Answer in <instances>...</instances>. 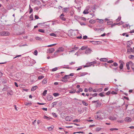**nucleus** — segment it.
<instances>
[{"label":"nucleus","mask_w":134,"mask_h":134,"mask_svg":"<svg viewBox=\"0 0 134 134\" xmlns=\"http://www.w3.org/2000/svg\"><path fill=\"white\" fill-rule=\"evenodd\" d=\"M96 114H98L97 115L95 116V118L96 119L101 120L105 118L104 114L102 113L101 111H98L97 112Z\"/></svg>","instance_id":"nucleus-1"},{"label":"nucleus","mask_w":134,"mask_h":134,"mask_svg":"<svg viewBox=\"0 0 134 134\" xmlns=\"http://www.w3.org/2000/svg\"><path fill=\"white\" fill-rule=\"evenodd\" d=\"M10 34L9 33L8 31H3L0 32V36H8Z\"/></svg>","instance_id":"nucleus-2"},{"label":"nucleus","mask_w":134,"mask_h":134,"mask_svg":"<svg viewBox=\"0 0 134 134\" xmlns=\"http://www.w3.org/2000/svg\"><path fill=\"white\" fill-rule=\"evenodd\" d=\"M31 2L35 4L38 5L40 3V2L38 0H31Z\"/></svg>","instance_id":"nucleus-3"},{"label":"nucleus","mask_w":134,"mask_h":134,"mask_svg":"<svg viewBox=\"0 0 134 134\" xmlns=\"http://www.w3.org/2000/svg\"><path fill=\"white\" fill-rule=\"evenodd\" d=\"M105 21H107V22L108 25H111L113 23V22L111 21V20L108 19H105Z\"/></svg>","instance_id":"nucleus-4"},{"label":"nucleus","mask_w":134,"mask_h":134,"mask_svg":"<svg viewBox=\"0 0 134 134\" xmlns=\"http://www.w3.org/2000/svg\"><path fill=\"white\" fill-rule=\"evenodd\" d=\"M119 63L120 64L119 66V68L120 70H121L122 69L123 67V63L124 62L120 60L119 61Z\"/></svg>","instance_id":"nucleus-5"},{"label":"nucleus","mask_w":134,"mask_h":134,"mask_svg":"<svg viewBox=\"0 0 134 134\" xmlns=\"http://www.w3.org/2000/svg\"><path fill=\"white\" fill-rule=\"evenodd\" d=\"M69 75H65L63 77L62 81L64 82H66L67 81V76H69Z\"/></svg>","instance_id":"nucleus-6"},{"label":"nucleus","mask_w":134,"mask_h":134,"mask_svg":"<svg viewBox=\"0 0 134 134\" xmlns=\"http://www.w3.org/2000/svg\"><path fill=\"white\" fill-rule=\"evenodd\" d=\"M91 52H92V50L90 48H88L85 51V53L86 54H90Z\"/></svg>","instance_id":"nucleus-7"},{"label":"nucleus","mask_w":134,"mask_h":134,"mask_svg":"<svg viewBox=\"0 0 134 134\" xmlns=\"http://www.w3.org/2000/svg\"><path fill=\"white\" fill-rule=\"evenodd\" d=\"M55 50L53 48H51L48 49L47 51V52L48 53H51L53 52Z\"/></svg>","instance_id":"nucleus-8"},{"label":"nucleus","mask_w":134,"mask_h":134,"mask_svg":"<svg viewBox=\"0 0 134 134\" xmlns=\"http://www.w3.org/2000/svg\"><path fill=\"white\" fill-rule=\"evenodd\" d=\"M90 42H91L92 43L94 44H98L101 43V42L99 41H90Z\"/></svg>","instance_id":"nucleus-9"},{"label":"nucleus","mask_w":134,"mask_h":134,"mask_svg":"<svg viewBox=\"0 0 134 134\" xmlns=\"http://www.w3.org/2000/svg\"><path fill=\"white\" fill-rule=\"evenodd\" d=\"M65 119L67 121H70L72 120V118L70 116H67L65 117Z\"/></svg>","instance_id":"nucleus-10"},{"label":"nucleus","mask_w":134,"mask_h":134,"mask_svg":"<svg viewBox=\"0 0 134 134\" xmlns=\"http://www.w3.org/2000/svg\"><path fill=\"white\" fill-rule=\"evenodd\" d=\"M47 99L48 101H50L53 99V98L51 95H48L47 96Z\"/></svg>","instance_id":"nucleus-11"},{"label":"nucleus","mask_w":134,"mask_h":134,"mask_svg":"<svg viewBox=\"0 0 134 134\" xmlns=\"http://www.w3.org/2000/svg\"><path fill=\"white\" fill-rule=\"evenodd\" d=\"M125 121L129 122L131 121L132 119L129 117H127L125 118Z\"/></svg>","instance_id":"nucleus-12"},{"label":"nucleus","mask_w":134,"mask_h":134,"mask_svg":"<svg viewBox=\"0 0 134 134\" xmlns=\"http://www.w3.org/2000/svg\"><path fill=\"white\" fill-rule=\"evenodd\" d=\"M64 48L62 47H59L58 49L57 50V52H63L64 51Z\"/></svg>","instance_id":"nucleus-13"},{"label":"nucleus","mask_w":134,"mask_h":134,"mask_svg":"<svg viewBox=\"0 0 134 134\" xmlns=\"http://www.w3.org/2000/svg\"><path fill=\"white\" fill-rule=\"evenodd\" d=\"M88 74L87 72H82L81 73L79 74V77H81L86 75Z\"/></svg>","instance_id":"nucleus-14"},{"label":"nucleus","mask_w":134,"mask_h":134,"mask_svg":"<svg viewBox=\"0 0 134 134\" xmlns=\"http://www.w3.org/2000/svg\"><path fill=\"white\" fill-rule=\"evenodd\" d=\"M100 60L101 61H102L104 62H106L108 61V59L106 58H101L100 59Z\"/></svg>","instance_id":"nucleus-15"},{"label":"nucleus","mask_w":134,"mask_h":134,"mask_svg":"<svg viewBox=\"0 0 134 134\" xmlns=\"http://www.w3.org/2000/svg\"><path fill=\"white\" fill-rule=\"evenodd\" d=\"M45 70V69L43 68H41L38 70V71L42 72H44Z\"/></svg>","instance_id":"nucleus-16"},{"label":"nucleus","mask_w":134,"mask_h":134,"mask_svg":"<svg viewBox=\"0 0 134 134\" xmlns=\"http://www.w3.org/2000/svg\"><path fill=\"white\" fill-rule=\"evenodd\" d=\"M64 15L63 14H62L60 16V18L63 21H65L66 19L64 17Z\"/></svg>","instance_id":"nucleus-17"},{"label":"nucleus","mask_w":134,"mask_h":134,"mask_svg":"<svg viewBox=\"0 0 134 134\" xmlns=\"http://www.w3.org/2000/svg\"><path fill=\"white\" fill-rule=\"evenodd\" d=\"M76 92L75 90H74V89H72L71 90H70L69 93H75Z\"/></svg>","instance_id":"nucleus-18"},{"label":"nucleus","mask_w":134,"mask_h":134,"mask_svg":"<svg viewBox=\"0 0 134 134\" xmlns=\"http://www.w3.org/2000/svg\"><path fill=\"white\" fill-rule=\"evenodd\" d=\"M129 66H130V62H127L126 63V66L127 69L128 70H129L130 69Z\"/></svg>","instance_id":"nucleus-19"},{"label":"nucleus","mask_w":134,"mask_h":134,"mask_svg":"<svg viewBox=\"0 0 134 134\" xmlns=\"http://www.w3.org/2000/svg\"><path fill=\"white\" fill-rule=\"evenodd\" d=\"M97 105H96V107H100L101 105V103L99 102V100H98L97 103Z\"/></svg>","instance_id":"nucleus-20"},{"label":"nucleus","mask_w":134,"mask_h":134,"mask_svg":"<svg viewBox=\"0 0 134 134\" xmlns=\"http://www.w3.org/2000/svg\"><path fill=\"white\" fill-rule=\"evenodd\" d=\"M134 52V51L133 49H132V48H130V49H128L127 50V52Z\"/></svg>","instance_id":"nucleus-21"},{"label":"nucleus","mask_w":134,"mask_h":134,"mask_svg":"<svg viewBox=\"0 0 134 134\" xmlns=\"http://www.w3.org/2000/svg\"><path fill=\"white\" fill-rule=\"evenodd\" d=\"M37 88V86H34L32 87L31 89V91H35Z\"/></svg>","instance_id":"nucleus-22"},{"label":"nucleus","mask_w":134,"mask_h":134,"mask_svg":"<svg viewBox=\"0 0 134 134\" xmlns=\"http://www.w3.org/2000/svg\"><path fill=\"white\" fill-rule=\"evenodd\" d=\"M109 119L112 120H116V117L110 116L109 117Z\"/></svg>","instance_id":"nucleus-23"},{"label":"nucleus","mask_w":134,"mask_h":134,"mask_svg":"<svg viewBox=\"0 0 134 134\" xmlns=\"http://www.w3.org/2000/svg\"><path fill=\"white\" fill-rule=\"evenodd\" d=\"M29 9L30 10L29 13L31 14L33 10V9L31 8L30 5L29 6Z\"/></svg>","instance_id":"nucleus-24"},{"label":"nucleus","mask_w":134,"mask_h":134,"mask_svg":"<svg viewBox=\"0 0 134 134\" xmlns=\"http://www.w3.org/2000/svg\"><path fill=\"white\" fill-rule=\"evenodd\" d=\"M95 22H96L95 20H93V19L91 20H90L89 21V22L90 23L92 24L94 23H95Z\"/></svg>","instance_id":"nucleus-25"},{"label":"nucleus","mask_w":134,"mask_h":134,"mask_svg":"<svg viewBox=\"0 0 134 134\" xmlns=\"http://www.w3.org/2000/svg\"><path fill=\"white\" fill-rule=\"evenodd\" d=\"M82 103L85 106H87L88 105V104L85 102L83 100H82Z\"/></svg>","instance_id":"nucleus-26"},{"label":"nucleus","mask_w":134,"mask_h":134,"mask_svg":"<svg viewBox=\"0 0 134 134\" xmlns=\"http://www.w3.org/2000/svg\"><path fill=\"white\" fill-rule=\"evenodd\" d=\"M54 128V126H51L48 128V129L49 131H51Z\"/></svg>","instance_id":"nucleus-27"},{"label":"nucleus","mask_w":134,"mask_h":134,"mask_svg":"<svg viewBox=\"0 0 134 134\" xmlns=\"http://www.w3.org/2000/svg\"><path fill=\"white\" fill-rule=\"evenodd\" d=\"M53 95L54 96L56 97L59 96V94L58 93H54L53 94Z\"/></svg>","instance_id":"nucleus-28"},{"label":"nucleus","mask_w":134,"mask_h":134,"mask_svg":"<svg viewBox=\"0 0 134 134\" xmlns=\"http://www.w3.org/2000/svg\"><path fill=\"white\" fill-rule=\"evenodd\" d=\"M38 31L44 33L45 31L43 29H40L38 30Z\"/></svg>","instance_id":"nucleus-29"},{"label":"nucleus","mask_w":134,"mask_h":134,"mask_svg":"<svg viewBox=\"0 0 134 134\" xmlns=\"http://www.w3.org/2000/svg\"><path fill=\"white\" fill-rule=\"evenodd\" d=\"M44 77V76L43 75H40L38 76V79L39 80H41Z\"/></svg>","instance_id":"nucleus-30"},{"label":"nucleus","mask_w":134,"mask_h":134,"mask_svg":"<svg viewBox=\"0 0 134 134\" xmlns=\"http://www.w3.org/2000/svg\"><path fill=\"white\" fill-rule=\"evenodd\" d=\"M79 48V47H76V46H74V47L72 48V50H77Z\"/></svg>","instance_id":"nucleus-31"},{"label":"nucleus","mask_w":134,"mask_h":134,"mask_svg":"<svg viewBox=\"0 0 134 134\" xmlns=\"http://www.w3.org/2000/svg\"><path fill=\"white\" fill-rule=\"evenodd\" d=\"M47 90H45L43 91V95L44 96H46V94H47Z\"/></svg>","instance_id":"nucleus-32"},{"label":"nucleus","mask_w":134,"mask_h":134,"mask_svg":"<svg viewBox=\"0 0 134 134\" xmlns=\"http://www.w3.org/2000/svg\"><path fill=\"white\" fill-rule=\"evenodd\" d=\"M35 39L37 40L41 41L42 40V38L39 37H36Z\"/></svg>","instance_id":"nucleus-33"},{"label":"nucleus","mask_w":134,"mask_h":134,"mask_svg":"<svg viewBox=\"0 0 134 134\" xmlns=\"http://www.w3.org/2000/svg\"><path fill=\"white\" fill-rule=\"evenodd\" d=\"M50 35L51 36H54L56 37L57 36V35L54 33H52L50 34Z\"/></svg>","instance_id":"nucleus-34"},{"label":"nucleus","mask_w":134,"mask_h":134,"mask_svg":"<svg viewBox=\"0 0 134 134\" xmlns=\"http://www.w3.org/2000/svg\"><path fill=\"white\" fill-rule=\"evenodd\" d=\"M118 65V64L116 62H114L113 63V64H112V66H117Z\"/></svg>","instance_id":"nucleus-35"},{"label":"nucleus","mask_w":134,"mask_h":134,"mask_svg":"<svg viewBox=\"0 0 134 134\" xmlns=\"http://www.w3.org/2000/svg\"><path fill=\"white\" fill-rule=\"evenodd\" d=\"M121 19V17L120 16H119L117 19L116 20V21L117 22L120 20Z\"/></svg>","instance_id":"nucleus-36"},{"label":"nucleus","mask_w":134,"mask_h":134,"mask_svg":"<svg viewBox=\"0 0 134 134\" xmlns=\"http://www.w3.org/2000/svg\"><path fill=\"white\" fill-rule=\"evenodd\" d=\"M80 121V120L76 119L73 120V122H79Z\"/></svg>","instance_id":"nucleus-37"},{"label":"nucleus","mask_w":134,"mask_h":134,"mask_svg":"<svg viewBox=\"0 0 134 134\" xmlns=\"http://www.w3.org/2000/svg\"><path fill=\"white\" fill-rule=\"evenodd\" d=\"M58 68L55 67L54 68H53L52 69V71H56L58 70Z\"/></svg>","instance_id":"nucleus-38"},{"label":"nucleus","mask_w":134,"mask_h":134,"mask_svg":"<svg viewBox=\"0 0 134 134\" xmlns=\"http://www.w3.org/2000/svg\"><path fill=\"white\" fill-rule=\"evenodd\" d=\"M129 58L130 59H134V56L132 55H129Z\"/></svg>","instance_id":"nucleus-39"},{"label":"nucleus","mask_w":134,"mask_h":134,"mask_svg":"<svg viewBox=\"0 0 134 134\" xmlns=\"http://www.w3.org/2000/svg\"><path fill=\"white\" fill-rule=\"evenodd\" d=\"M57 23H58V22L57 21H55L53 22L52 23V25H55Z\"/></svg>","instance_id":"nucleus-40"},{"label":"nucleus","mask_w":134,"mask_h":134,"mask_svg":"<svg viewBox=\"0 0 134 134\" xmlns=\"http://www.w3.org/2000/svg\"><path fill=\"white\" fill-rule=\"evenodd\" d=\"M89 12L88 11L85 10L83 12V13L84 14H86L88 13Z\"/></svg>","instance_id":"nucleus-41"},{"label":"nucleus","mask_w":134,"mask_h":134,"mask_svg":"<svg viewBox=\"0 0 134 134\" xmlns=\"http://www.w3.org/2000/svg\"><path fill=\"white\" fill-rule=\"evenodd\" d=\"M47 82V80L46 79H44L42 81V83H46Z\"/></svg>","instance_id":"nucleus-42"},{"label":"nucleus","mask_w":134,"mask_h":134,"mask_svg":"<svg viewBox=\"0 0 134 134\" xmlns=\"http://www.w3.org/2000/svg\"><path fill=\"white\" fill-rule=\"evenodd\" d=\"M8 94L12 95L13 94V92L12 90L9 91L7 93Z\"/></svg>","instance_id":"nucleus-43"},{"label":"nucleus","mask_w":134,"mask_h":134,"mask_svg":"<svg viewBox=\"0 0 134 134\" xmlns=\"http://www.w3.org/2000/svg\"><path fill=\"white\" fill-rule=\"evenodd\" d=\"M38 51L37 50H35L34 52V54L35 55H37L38 54Z\"/></svg>","instance_id":"nucleus-44"},{"label":"nucleus","mask_w":134,"mask_h":134,"mask_svg":"<svg viewBox=\"0 0 134 134\" xmlns=\"http://www.w3.org/2000/svg\"><path fill=\"white\" fill-rule=\"evenodd\" d=\"M103 93H100L98 94V95L101 97H104L105 95L103 94Z\"/></svg>","instance_id":"nucleus-45"},{"label":"nucleus","mask_w":134,"mask_h":134,"mask_svg":"<svg viewBox=\"0 0 134 134\" xmlns=\"http://www.w3.org/2000/svg\"><path fill=\"white\" fill-rule=\"evenodd\" d=\"M32 103H31L30 102H26L25 103V105H26L28 106V105H31Z\"/></svg>","instance_id":"nucleus-46"},{"label":"nucleus","mask_w":134,"mask_h":134,"mask_svg":"<svg viewBox=\"0 0 134 134\" xmlns=\"http://www.w3.org/2000/svg\"><path fill=\"white\" fill-rule=\"evenodd\" d=\"M86 48H87L86 47H85L83 46H82L81 48L79 49V50H80V49H81L82 50H84L86 49Z\"/></svg>","instance_id":"nucleus-47"},{"label":"nucleus","mask_w":134,"mask_h":134,"mask_svg":"<svg viewBox=\"0 0 134 134\" xmlns=\"http://www.w3.org/2000/svg\"><path fill=\"white\" fill-rule=\"evenodd\" d=\"M118 129L116 128H112L110 129V130L111 131H113L114 130H118Z\"/></svg>","instance_id":"nucleus-48"},{"label":"nucleus","mask_w":134,"mask_h":134,"mask_svg":"<svg viewBox=\"0 0 134 134\" xmlns=\"http://www.w3.org/2000/svg\"><path fill=\"white\" fill-rule=\"evenodd\" d=\"M58 102H54L52 104V107H54L55 105H56Z\"/></svg>","instance_id":"nucleus-49"},{"label":"nucleus","mask_w":134,"mask_h":134,"mask_svg":"<svg viewBox=\"0 0 134 134\" xmlns=\"http://www.w3.org/2000/svg\"><path fill=\"white\" fill-rule=\"evenodd\" d=\"M58 52H57V51L55 52V53L54 54V57H56L58 56V55L57 54V53Z\"/></svg>","instance_id":"nucleus-50"},{"label":"nucleus","mask_w":134,"mask_h":134,"mask_svg":"<svg viewBox=\"0 0 134 134\" xmlns=\"http://www.w3.org/2000/svg\"><path fill=\"white\" fill-rule=\"evenodd\" d=\"M101 129V128L99 127H97L96 128V131H99Z\"/></svg>","instance_id":"nucleus-51"},{"label":"nucleus","mask_w":134,"mask_h":134,"mask_svg":"<svg viewBox=\"0 0 134 134\" xmlns=\"http://www.w3.org/2000/svg\"><path fill=\"white\" fill-rule=\"evenodd\" d=\"M30 18L31 19V20H33L34 19V18L33 17V14H31V15L30 16H29Z\"/></svg>","instance_id":"nucleus-52"},{"label":"nucleus","mask_w":134,"mask_h":134,"mask_svg":"<svg viewBox=\"0 0 134 134\" xmlns=\"http://www.w3.org/2000/svg\"><path fill=\"white\" fill-rule=\"evenodd\" d=\"M52 115L55 117H57V115L56 114L54 113H52Z\"/></svg>","instance_id":"nucleus-53"},{"label":"nucleus","mask_w":134,"mask_h":134,"mask_svg":"<svg viewBox=\"0 0 134 134\" xmlns=\"http://www.w3.org/2000/svg\"><path fill=\"white\" fill-rule=\"evenodd\" d=\"M123 23H124L122 21H121L119 23H118V25H122V24H123Z\"/></svg>","instance_id":"nucleus-54"},{"label":"nucleus","mask_w":134,"mask_h":134,"mask_svg":"<svg viewBox=\"0 0 134 134\" xmlns=\"http://www.w3.org/2000/svg\"><path fill=\"white\" fill-rule=\"evenodd\" d=\"M128 26L130 27V26L129 25V24L125 25L123 26V27L124 28H126V27H127Z\"/></svg>","instance_id":"nucleus-55"},{"label":"nucleus","mask_w":134,"mask_h":134,"mask_svg":"<svg viewBox=\"0 0 134 134\" xmlns=\"http://www.w3.org/2000/svg\"><path fill=\"white\" fill-rule=\"evenodd\" d=\"M94 30L95 31H99L101 29H97L96 27H94L93 28Z\"/></svg>","instance_id":"nucleus-56"},{"label":"nucleus","mask_w":134,"mask_h":134,"mask_svg":"<svg viewBox=\"0 0 134 134\" xmlns=\"http://www.w3.org/2000/svg\"><path fill=\"white\" fill-rule=\"evenodd\" d=\"M97 93H94L93 94H92L91 95V96H92L93 97H95L97 95Z\"/></svg>","instance_id":"nucleus-57"},{"label":"nucleus","mask_w":134,"mask_h":134,"mask_svg":"<svg viewBox=\"0 0 134 134\" xmlns=\"http://www.w3.org/2000/svg\"><path fill=\"white\" fill-rule=\"evenodd\" d=\"M74 31L72 30H70V32L71 33V35H73V33H74Z\"/></svg>","instance_id":"nucleus-58"},{"label":"nucleus","mask_w":134,"mask_h":134,"mask_svg":"<svg viewBox=\"0 0 134 134\" xmlns=\"http://www.w3.org/2000/svg\"><path fill=\"white\" fill-rule=\"evenodd\" d=\"M62 101H59L58 104L60 106H61L62 105Z\"/></svg>","instance_id":"nucleus-59"},{"label":"nucleus","mask_w":134,"mask_h":134,"mask_svg":"<svg viewBox=\"0 0 134 134\" xmlns=\"http://www.w3.org/2000/svg\"><path fill=\"white\" fill-rule=\"evenodd\" d=\"M87 36L85 35L83 36V39L84 40H86L87 39Z\"/></svg>","instance_id":"nucleus-60"},{"label":"nucleus","mask_w":134,"mask_h":134,"mask_svg":"<svg viewBox=\"0 0 134 134\" xmlns=\"http://www.w3.org/2000/svg\"><path fill=\"white\" fill-rule=\"evenodd\" d=\"M131 45V44H129V43H128V44H127V47L128 48H130Z\"/></svg>","instance_id":"nucleus-61"},{"label":"nucleus","mask_w":134,"mask_h":134,"mask_svg":"<svg viewBox=\"0 0 134 134\" xmlns=\"http://www.w3.org/2000/svg\"><path fill=\"white\" fill-rule=\"evenodd\" d=\"M107 62L108 63H111L113 62V61L112 60H109V61H107Z\"/></svg>","instance_id":"nucleus-62"},{"label":"nucleus","mask_w":134,"mask_h":134,"mask_svg":"<svg viewBox=\"0 0 134 134\" xmlns=\"http://www.w3.org/2000/svg\"><path fill=\"white\" fill-rule=\"evenodd\" d=\"M127 42L129 43V44H133V42L131 40H130L129 41H127Z\"/></svg>","instance_id":"nucleus-63"},{"label":"nucleus","mask_w":134,"mask_h":134,"mask_svg":"<svg viewBox=\"0 0 134 134\" xmlns=\"http://www.w3.org/2000/svg\"><path fill=\"white\" fill-rule=\"evenodd\" d=\"M93 89L92 88H90L88 89V91L89 92H91L92 91Z\"/></svg>","instance_id":"nucleus-64"}]
</instances>
